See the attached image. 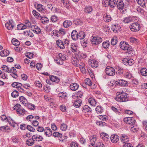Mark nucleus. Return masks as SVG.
Here are the masks:
<instances>
[{
	"mask_svg": "<svg viewBox=\"0 0 147 147\" xmlns=\"http://www.w3.org/2000/svg\"><path fill=\"white\" fill-rule=\"evenodd\" d=\"M117 96L115 98L117 101L120 102L127 101L128 100L127 94L123 91L121 92H117Z\"/></svg>",
	"mask_w": 147,
	"mask_h": 147,
	"instance_id": "nucleus-1",
	"label": "nucleus"
},
{
	"mask_svg": "<svg viewBox=\"0 0 147 147\" xmlns=\"http://www.w3.org/2000/svg\"><path fill=\"white\" fill-rule=\"evenodd\" d=\"M66 58L65 55L60 53L57 56V58L55 59V60L57 64L61 65L63 64V61L66 59Z\"/></svg>",
	"mask_w": 147,
	"mask_h": 147,
	"instance_id": "nucleus-2",
	"label": "nucleus"
},
{
	"mask_svg": "<svg viewBox=\"0 0 147 147\" xmlns=\"http://www.w3.org/2000/svg\"><path fill=\"white\" fill-rule=\"evenodd\" d=\"M129 28L131 31L134 32L138 31L140 28V24L137 22L131 24L129 26Z\"/></svg>",
	"mask_w": 147,
	"mask_h": 147,
	"instance_id": "nucleus-3",
	"label": "nucleus"
},
{
	"mask_svg": "<svg viewBox=\"0 0 147 147\" xmlns=\"http://www.w3.org/2000/svg\"><path fill=\"white\" fill-rule=\"evenodd\" d=\"M123 63L125 65H126L131 66L134 63V61L132 59L126 58L123 59Z\"/></svg>",
	"mask_w": 147,
	"mask_h": 147,
	"instance_id": "nucleus-4",
	"label": "nucleus"
},
{
	"mask_svg": "<svg viewBox=\"0 0 147 147\" xmlns=\"http://www.w3.org/2000/svg\"><path fill=\"white\" fill-rule=\"evenodd\" d=\"M106 73L107 74L110 76H113L115 74V69L112 67L108 66L106 69Z\"/></svg>",
	"mask_w": 147,
	"mask_h": 147,
	"instance_id": "nucleus-5",
	"label": "nucleus"
},
{
	"mask_svg": "<svg viewBox=\"0 0 147 147\" xmlns=\"http://www.w3.org/2000/svg\"><path fill=\"white\" fill-rule=\"evenodd\" d=\"M91 41L92 45H98L102 42V39L101 37L99 36L94 37Z\"/></svg>",
	"mask_w": 147,
	"mask_h": 147,
	"instance_id": "nucleus-6",
	"label": "nucleus"
},
{
	"mask_svg": "<svg viewBox=\"0 0 147 147\" xmlns=\"http://www.w3.org/2000/svg\"><path fill=\"white\" fill-rule=\"evenodd\" d=\"M124 121L126 123L131 125H133L135 123L136 121L133 117H126L124 119Z\"/></svg>",
	"mask_w": 147,
	"mask_h": 147,
	"instance_id": "nucleus-7",
	"label": "nucleus"
},
{
	"mask_svg": "<svg viewBox=\"0 0 147 147\" xmlns=\"http://www.w3.org/2000/svg\"><path fill=\"white\" fill-rule=\"evenodd\" d=\"M115 83L117 85L123 86H126L128 85L127 82L123 80H118L115 82Z\"/></svg>",
	"mask_w": 147,
	"mask_h": 147,
	"instance_id": "nucleus-8",
	"label": "nucleus"
},
{
	"mask_svg": "<svg viewBox=\"0 0 147 147\" xmlns=\"http://www.w3.org/2000/svg\"><path fill=\"white\" fill-rule=\"evenodd\" d=\"M116 2L115 0H107L104 1V3L109 5L111 7H114L116 5Z\"/></svg>",
	"mask_w": 147,
	"mask_h": 147,
	"instance_id": "nucleus-9",
	"label": "nucleus"
},
{
	"mask_svg": "<svg viewBox=\"0 0 147 147\" xmlns=\"http://www.w3.org/2000/svg\"><path fill=\"white\" fill-rule=\"evenodd\" d=\"M129 45L128 44L124 42H121L120 43V47L122 50H128L129 48Z\"/></svg>",
	"mask_w": 147,
	"mask_h": 147,
	"instance_id": "nucleus-10",
	"label": "nucleus"
},
{
	"mask_svg": "<svg viewBox=\"0 0 147 147\" xmlns=\"http://www.w3.org/2000/svg\"><path fill=\"white\" fill-rule=\"evenodd\" d=\"M71 50L73 52H76V53H79V47L76 44L72 43L71 45Z\"/></svg>",
	"mask_w": 147,
	"mask_h": 147,
	"instance_id": "nucleus-11",
	"label": "nucleus"
},
{
	"mask_svg": "<svg viewBox=\"0 0 147 147\" xmlns=\"http://www.w3.org/2000/svg\"><path fill=\"white\" fill-rule=\"evenodd\" d=\"M119 140V136L116 134H113L111 136V142L114 143L117 142Z\"/></svg>",
	"mask_w": 147,
	"mask_h": 147,
	"instance_id": "nucleus-12",
	"label": "nucleus"
},
{
	"mask_svg": "<svg viewBox=\"0 0 147 147\" xmlns=\"http://www.w3.org/2000/svg\"><path fill=\"white\" fill-rule=\"evenodd\" d=\"M45 134L47 137H49L52 134L51 129L49 127H47L44 129Z\"/></svg>",
	"mask_w": 147,
	"mask_h": 147,
	"instance_id": "nucleus-13",
	"label": "nucleus"
},
{
	"mask_svg": "<svg viewBox=\"0 0 147 147\" xmlns=\"http://www.w3.org/2000/svg\"><path fill=\"white\" fill-rule=\"evenodd\" d=\"M79 86L77 83H72L70 85L69 88L72 91H75L77 90L79 88Z\"/></svg>",
	"mask_w": 147,
	"mask_h": 147,
	"instance_id": "nucleus-14",
	"label": "nucleus"
},
{
	"mask_svg": "<svg viewBox=\"0 0 147 147\" xmlns=\"http://www.w3.org/2000/svg\"><path fill=\"white\" fill-rule=\"evenodd\" d=\"M111 29L115 32H117L120 30L121 27L119 25L117 24H115L112 25L111 27Z\"/></svg>",
	"mask_w": 147,
	"mask_h": 147,
	"instance_id": "nucleus-15",
	"label": "nucleus"
},
{
	"mask_svg": "<svg viewBox=\"0 0 147 147\" xmlns=\"http://www.w3.org/2000/svg\"><path fill=\"white\" fill-rule=\"evenodd\" d=\"M5 26L6 28L9 30H11L14 27L13 23L12 21H10L6 23Z\"/></svg>",
	"mask_w": 147,
	"mask_h": 147,
	"instance_id": "nucleus-16",
	"label": "nucleus"
},
{
	"mask_svg": "<svg viewBox=\"0 0 147 147\" xmlns=\"http://www.w3.org/2000/svg\"><path fill=\"white\" fill-rule=\"evenodd\" d=\"M32 30L35 33L37 34H40L41 33V30L37 26H32L31 27Z\"/></svg>",
	"mask_w": 147,
	"mask_h": 147,
	"instance_id": "nucleus-17",
	"label": "nucleus"
},
{
	"mask_svg": "<svg viewBox=\"0 0 147 147\" xmlns=\"http://www.w3.org/2000/svg\"><path fill=\"white\" fill-rule=\"evenodd\" d=\"M118 8L120 9H122L124 7V4L122 0H117L116 2Z\"/></svg>",
	"mask_w": 147,
	"mask_h": 147,
	"instance_id": "nucleus-18",
	"label": "nucleus"
},
{
	"mask_svg": "<svg viewBox=\"0 0 147 147\" xmlns=\"http://www.w3.org/2000/svg\"><path fill=\"white\" fill-rule=\"evenodd\" d=\"M96 135H92L89 137L90 144L93 146L95 144V142L96 140Z\"/></svg>",
	"mask_w": 147,
	"mask_h": 147,
	"instance_id": "nucleus-19",
	"label": "nucleus"
},
{
	"mask_svg": "<svg viewBox=\"0 0 147 147\" xmlns=\"http://www.w3.org/2000/svg\"><path fill=\"white\" fill-rule=\"evenodd\" d=\"M71 37L72 39L76 40L78 38V34L77 32L75 30H73L71 32Z\"/></svg>",
	"mask_w": 147,
	"mask_h": 147,
	"instance_id": "nucleus-20",
	"label": "nucleus"
},
{
	"mask_svg": "<svg viewBox=\"0 0 147 147\" xmlns=\"http://www.w3.org/2000/svg\"><path fill=\"white\" fill-rule=\"evenodd\" d=\"M56 43L58 47L62 49H64L65 47L63 41L60 40H58L56 41Z\"/></svg>",
	"mask_w": 147,
	"mask_h": 147,
	"instance_id": "nucleus-21",
	"label": "nucleus"
},
{
	"mask_svg": "<svg viewBox=\"0 0 147 147\" xmlns=\"http://www.w3.org/2000/svg\"><path fill=\"white\" fill-rule=\"evenodd\" d=\"M73 105L76 108L79 107L82 103V100L81 99H77L75 101H74L73 102Z\"/></svg>",
	"mask_w": 147,
	"mask_h": 147,
	"instance_id": "nucleus-22",
	"label": "nucleus"
},
{
	"mask_svg": "<svg viewBox=\"0 0 147 147\" xmlns=\"http://www.w3.org/2000/svg\"><path fill=\"white\" fill-rule=\"evenodd\" d=\"M72 24V22L71 21L66 20L63 22V25L65 28H67L71 25Z\"/></svg>",
	"mask_w": 147,
	"mask_h": 147,
	"instance_id": "nucleus-23",
	"label": "nucleus"
},
{
	"mask_svg": "<svg viewBox=\"0 0 147 147\" xmlns=\"http://www.w3.org/2000/svg\"><path fill=\"white\" fill-rule=\"evenodd\" d=\"M89 63L90 64L91 67L93 68H95L97 67L98 66V62L95 60H92L91 61H90Z\"/></svg>",
	"mask_w": 147,
	"mask_h": 147,
	"instance_id": "nucleus-24",
	"label": "nucleus"
},
{
	"mask_svg": "<svg viewBox=\"0 0 147 147\" xmlns=\"http://www.w3.org/2000/svg\"><path fill=\"white\" fill-rule=\"evenodd\" d=\"M82 111L85 113L91 112L92 110L90 107L88 105H85L83 107Z\"/></svg>",
	"mask_w": 147,
	"mask_h": 147,
	"instance_id": "nucleus-25",
	"label": "nucleus"
},
{
	"mask_svg": "<svg viewBox=\"0 0 147 147\" xmlns=\"http://www.w3.org/2000/svg\"><path fill=\"white\" fill-rule=\"evenodd\" d=\"M19 100L21 103L24 105H26L28 103L27 99L24 96H21L20 97Z\"/></svg>",
	"mask_w": 147,
	"mask_h": 147,
	"instance_id": "nucleus-26",
	"label": "nucleus"
},
{
	"mask_svg": "<svg viewBox=\"0 0 147 147\" xmlns=\"http://www.w3.org/2000/svg\"><path fill=\"white\" fill-rule=\"evenodd\" d=\"M123 21L125 23H129L133 21V19L130 17L125 18L123 20Z\"/></svg>",
	"mask_w": 147,
	"mask_h": 147,
	"instance_id": "nucleus-27",
	"label": "nucleus"
},
{
	"mask_svg": "<svg viewBox=\"0 0 147 147\" xmlns=\"http://www.w3.org/2000/svg\"><path fill=\"white\" fill-rule=\"evenodd\" d=\"M40 18L39 20H41L43 24H46L47 23H48L49 21V20L48 18L44 16H42Z\"/></svg>",
	"mask_w": 147,
	"mask_h": 147,
	"instance_id": "nucleus-28",
	"label": "nucleus"
},
{
	"mask_svg": "<svg viewBox=\"0 0 147 147\" xmlns=\"http://www.w3.org/2000/svg\"><path fill=\"white\" fill-rule=\"evenodd\" d=\"M140 72L142 76H147V69L146 68L143 67L141 68L140 70Z\"/></svg>",
	"mask_w": 147,
	"mask_h": 147,
	"instance_id": "nucleus-29",
	"label": "nucleus"
},
{
	"mask_svg": "<svg viewBox=\"0 0 147 147\" xmlns=\"http://www.w3.org/2000/svg\"><path fill=\"white\" fill-rule=\"evenodd\" d=\"M32 139L37 141H40L42 140L43 138L41 136L36 134L33 136Z\"/></svg>",
	"mask_w": 147,
	"mask_h": 147,
	"instance_id": "nucleus-30",
	"label": "nucleus"
},
{
	"mask_svg": "<svg viewBox=\"0 0 147 147\" xmlns=\"http://www.w3.org/2000/svg\"><path fill=\"white\" fill-rule=\"evenodd\" d=\"M120 140L123 143H126L129 141L127 136L125 135H122V137H121Z\"/></svg>",
	"mask_w": 147,
	"mask_h": 147,
	"instance_id": "nucleus-31",
	"label": "nucleus"
},
{
	"mask_svg": "<svg viewBox=\"0 0 147 147\" xmlns=\"http://www.w3.org/2000/svg\"><path fill=\"white\" fill-rule=\"evenodd\" d=\"M100 137L103 140H107V139L109 138V136L107 134L105 133H102L100 134Z\"/></svg>",
	"mask_w": 147,
	"mask_h": 147,
	"instance_id": "nucleus-32",
	"label": "nucleus"
},
{
	"mask_svg": "<svg viewBox=\"0 0 147 147\" xmlns=\"http://www.w3.org/2000/svg\"><path fill=\"white\" fill-rule=\"evenodd\" d=\"M137 3L141 6L145 7L146 6V2L144 0H136Z\"/></svg>",
	"mask_w": 147,
	"mask_h": 147,
	"instance_id": "nucleus-33",
	"label": "nucleus"
},
{
	"mask_svg": "<svg viewBox=\"0 0 147 147\" xmlns=\"http://www.w3.org/2000/svg\"><path fill=\"white\" fill-rule=\"evenodd\" d=\"M9 54V51L7 50H5L1 51L0 53V55L2 57L7 56Z\"/></svg>",
	"mask_w": 147,
	"mask_h": 147,
	"instance_id": "nucleus-34",
	"label": "nucleus"
},
{
	"mask_svg": "<svg viewBox=\"0 0 147 147\" xmlns=\"http://www.w3.org/2000/svg\"><path fill=\"white\" fill-rule=\"evenodd\" d=\"M34 140L32 139V137L31 138L27 140L26 142V144L29 146H31L34 143Z\"/></svg>",
	"mask_w": 147,
	"mask_h": 147,
	"instance_id": "nucleus-35",
	"label": "nucleus"
},
{
	"mask_svg": "<svg viewBox=\"0 0 147 147\" xmlns=\"http://www.w3.org/2000/svg\"><path fill=\"white\" fill-rule=\"evenodd\" d=\"M92 7L90 6H86L85 7L84 10V11L88 13H90L92 11Z\"/></svg>",
	"mask_w": 147,
	"mask_h": 147,
	"instance_id": "nucleus-36",
	"label": "nucleus"
},
{
	"mask_svg": "<svg viewBox=\"0 0 147 147\" xmlns=\"http://www.w3.org/2000/svg\"><path fill=\"white\" fill-rule=\"evenodd\" d=\"M50 79L52 82H58L59 81V79L58 78L53 76H51L50 77Z\"/></svg>",
	"mask_w": 147,
	"mask_h": 147,
	"instance_id": "nucleus-37",
	"label": "nucleus"
},
{
	"mask_svg": "<svg viewBox=\"0 0 147 147\" xmlns=\"http://www.w3.org/2000/svg\"><path fill=\"white\" fill-rule=\"evenodd\" d=\"M32 13L36 18L39 20L40 18L42 16L39 13L35 10L32 11Z\"/></svg>",
	"mask_w": 147,
	"mask_h": 147,
	"instance_id": "nucleus-38",
	"label": "nucleus"
},
{
	"mask_svg": "<svg viewBox=\"0 0 147 147\" xmlns=\"http://www.w3.org/2000/svg\"><path fill=\"white\" fill-rule=\"evenodd\" d=\"M104 20L105 21L107 22H109L111 20V16L110 15H106L105 16H103Z\"/></svg>",
	"mask_w": 147,
	"mask_h": 147,
	"instance_id": "nucleus-39",
	"label": "nucleus"
},
{
	"mask_svg": "<svg viewBox=\"0 0 147 147\" xmlns=\"http://www.w3.org/2000/svg\"><path fill=\"white\" fill-rule=\"evenodd\" d=\"M86 36L85 33L82 32L79 33L78 34V38L80 40L83 39Z\"/></svg>",
	"mask_w": 147,
	"mask_h": 147,
	"instance_id": "nucleus-40",
	"label": "nucleus"
},
{
	"mask_svg": "<svg viewBox=\"0 0 147 147\" xmlns=\"http://www.w3.org/2000/svg\"><path fill=\"white\" fill-rule=\"evenodd\" d=\"M89 103L91 105L93 106H95L96 105V102L95 99L92 98H90L88 100Z\"/></svg>",
	"mask_w": 147,
	"mask_h": 147,
	"instance_id": "nucleus-41",
	"label": "nucleus"
},
{
	"mask_svg": "<svg viewBox=\"0 0 147 147\" xmlns=\"http://www.w3.org/2000/svg\"><path fill=\"white\" fill-rule=\"evenodd\" d=\"M26 112V111L23 109L20 108L17 110V113L20 115H23Z\"/></svg>",
	"mask_w": 147,
	"mask_h": 147,
	"instance_id": "nucleus-42",
	"label": "nucleus"
},
{
	"mask_svg": "<svg viewBox=\"0 0 147 147\" xmlns=\"http://www.w3.org/2000/svg\"><path fill=\"white\" fill-rule=\"evenodd\" d=\"M80 68L82 73L84 74L86 73V71L84 64H82L81 65L80 64Z\"/></svg>",
	"mask_w": 147,
	"mask_h": 147,
	"instance_id": "nucleus-43",
	"label": "nucleus"
},
{
	"mask_svg": "<svg viewBox=\"0 0 147 147\" xmlns=\"http://www.w3.org/2000/svg\"><path fill=\"white\" fill-rule=\"evenodd\" d=\"M12 44L16 46L19 45L20 44L19 41L16 38H13L12 40L11 41Z\"/></svg>",
	"mask_w": 147,
	"mask_h": 147,
	"instance_id": "nucleus-44",
	"label": "nucleus"
},
{
	"mask_svg": "<svg viewBox=\"0 0 147 147\" xmlns=\"http://www.w3.org/2000/svg\"><path fill=\"white\" fill-rule=\"evenodd\" d=\"M109 41H106L102 43V46L104 48L106 49L109 47Z\"/></svg>",
	"mask_w": 147,
	"mask_h": 147,
	"instance_id": "nucleus-45",
	"label": "nucleus"
},
{
	"mask_svg": "<svg viewBox=\"0 0 147 147\" xmlns=\"http://www.w3.org/2000/svg\"><path fill=\"white\" fill-rule=\"evenodd\" d=\"M67 125L64 123H62L60 126V129L62 131H65L67 129Z\"/></svg>",
	"mask_w": 147,
	"mask_h": 147,
	"instance_id": "nucleus-46",
	"label": "nucleus"
},
{
	"mask_svg": "<svg viewBox=\"0 0 147 147\" xmlns=\"http://www.w3.org/2000/svg\"><path fill=\"white\" fill-rule=\"evenodd\" d=\"M2 68L3 70L4 71L7 72L9 73H10V69L8 66H7L5 65H3L2 67Z\"/></svg>",
	"mask_w": 147,
	"mask_h": 147,
	"instance_id": "nucleus-47",
	"label": "nucleus"
},
{
	"mask_svg": "<svg viewBox=\"0 0 147 147\" xmlns=\"http://www.w3.org/2000/svg\"><path fill=\"white\" fill-rule=\"evenodd\" d=\"M50 20L52 22H55L58 20V18L55 15H53L51 16Z\"/></svg>",
	"mask_w": 147,
	"mask_h": 147,
	"instance_id": "nucleus-48",
	"label": "nucleus"
},
{
	"mask_svg": "<svg viewBox=\"0 0 147 147\" xmlns=\"http://www.w3.org/2000/svg\"><path fill=\"white\" fill-rule=\"evenodd\" d=\"M58 95L59 97H61L62 98H64L67 96V94L66 92H62L59 93Z\"/></svg>",
	"mask_w": 147,
	"mask_h": 147,
	"instance_id": "nucleus-49",
	"label": "nucleus"
},
{
	"mask_svg": "<svg viewBox=\"0 0 147 147\" xmlns=\"http://www.w3.org/2000/svg\"><path fill=\"white\" fill-rule=\"evenodd\" d=\"M96 111L97 113H100L103 111L102 107L101 106H97L96 108Z\"/></svg>",
	"mask_w": 147,
	"mask_h": 147,
	"instance_id": "nucleus-50",
	"label": "nucleus"
},
{
	"mask_svg": "<svg viewBox=\"0 0 147 147\" xmlns=\"http://www.w3.org/2000/svg\"><path fill=\"white\" fill-rule=\"evenodd\" d=\"M74 22L75 25H79L82 24V21L81 19H77L74 21Z\"/></svg>",
	"mask_w": 147,
	"mask_h": 147,
	"instance_id": "nucleus-51",
	"label": "nucleus"
},
{
	"mask_svg": "<svg viewBox=\"0 0 147 147\" xmlns=\"http://www.w3.org/2000/svg\"><path fill=\"white\" fill-rule=\"evenodd\" d=\"M117 38L114 36L111 40V44L113 45H115L117 44Z\"/></svg>",
	"mask_w": 147,
	"mask_h": 147,
	"instance_id": "nucleus-52",
	"label": "nucleus"
},
{
	"mask_svg": "<svg viewBox=\"0 0 147 147\" xmlns=\"http://www.w3.org/2000/svg\"><path fill=\"white\" fill-rule=\"evenodd\" d=\"M62 2L64 5L67 8H68L69 5V3L67 0H62Z\"/></svg>",
	"mask_w": 147,
	"mask_h": 147,
	"instance_id": "nucleus-53",
	"label": "nucleus"
},
{
	"mask_svg": "<svg viewBox=\"0 0 147 147\" xmlns=\"http://www.w3.org/2000/svg\"><path fill=\"white\" fill-rule=\"evenodd\" d=\"M26 105H27L28 109L31 110H34L35 109V106L34 105L31 103H28Z\"/></svg>",
	"mask_w": 147,
	"mask_h": 147,
	"instance_id": "nucleus-54",
	"label": "nucleus"
},
{
	"mask_svg": "<svg viewBox=\"0 0 147 147\" xmlns=\"http://www.w3.org/2000/svg\"><path fill=\"white\" fill-rule=\"evenodd\" d=\"M11 95L12 97L15 98L18 96L19 93L17 91L14 90L12 92Z\"/></svg>",
	"mask_w": 147,
	"mask_h": 147,
	"instance_id": "nucleus-55",
	"label": "nucleus"
},
{
	"mask_svg": "<svg viewBox=\"0 0 147 147\" xmlns=\"http://www.w3.org/2000/svg\"><path fill=\"white\" fill-rule=\"evenodd\" d=\"M36 9L39 11H41L43 10V6L42 5L40 4H38L37 5Z\"/></svg>",
	"mask_w": 147,
	"mask_h": 147,
	"instance_id": "nucleus-56",
	"label": "nucleus"
},
{
	"mask_svg": "<svg viewBox=\"0 0 147 147\" xmlns=\"http://www.w3.org/2000/svg\"><path fill=\"white\" fill-rule=\"evenodd\" d=\"M85 84L88 86H91L92 84V82L90 79L86 78L85 80Z\"/></svg>",
	"mask_w": 147,
	"mask_h": 147,
	"instance_id": "nucleus-57",
	"label": "nucleus"
},
{
	"mask_svg": "<svg viewBox=\"0 0 147 147\" xmlns=\"http://www.w3.org/2000/svg\"><path fill=\"white\" fill-rule=\"evenodd\" d=\"M111 109L113 111L115 112L118 115H119L121 113L117 109V108L114 107V106H112L111 107Z\"/></svg>",
	"mask_w": 147,
	"mask_h": 147,
	"instance_id": "nucleus-58",
	"label": "nucleus"
},
{
	"mask_svg": "<svg viewBox=\"0 0 147 147\" xmlns=\"http://www.w3.org/2000/svg\"><path fill=\"white\" fill-rule=\"evenodd\" d=\"M136 10L137 11L140 13L143 14L144 13V10L140 7H138L137 8Z\"/></svg>",
	"mask_w": 147,
	"mask_h": 147,
	"instance_id": "nucleus-59",
	"label": "nucleus"
},
{
	"mask_svg": "<svg viewBox=\"0 0 147 147\" xmlns=\"http://www.w3.org/2000/svg\"><path fill=\"white\" fill-rule=\"evenodd\" d=\"M12 142L15 143H18L20 141V139L18 138L14 137L12 138Z\"/></svg>",
	"mask_w": 147,
	"mask_h": 147,
	"instance_id": "nucleus-60",
	"label": "nucleus"
},
{
	"mask_svg": "<svg viewBox=\"0 0 147 147\" xmlns=\"http://www.w3.org/2000/svg\"><path fill=\"white\" fill-rule=\"evenodd\" d=\"M53 135L55 137H62V134L58 132H54L53 133Z\"/></svg>",
	"mask_w": 147,
	"mask_h": 147,
	"instance_id": "nucleus-61",
	"label": "nucleus"
},
{
	"mask_svg": "<svg viewBox=\"0 0 147 147\" xmlns=\"http://www.w3.org/2000/svg\"><path fill=\"white\" fill-rule=\"evenodd\" d=\"M95 147H105L103 144L101 142H98L95 145Z\"/></svg>",
	"mask_w": 147,
	"mask_h": 147,
	"instance_id": "nucleus-62",
	"label": "nucleus"
},
{
	"mask_svg": "<svg viewBox=\"0 0 147 147\" xmlns=\"http://www.w3.org/2000/svg\"><path fill=\"white\" fill-rule=\"evenodd\" d=\"M27 129L28 130L32 132H34L35 131V129L31 126L29 125L27 126Z\"/></svg>",
	"mask_w": 147,
	"mask_h": 147,
	"instance_id": "nucleus-63",
	"label": "nucleus"
},
{
	"mask_svg": "<svg viewBox=\"0 0 147 147\" xmlns=\"http://www.w3.org/2000/svg\"><path fill=\"white\" fill-rule=\"evenodd\" d=\"M44 98L46 101H49L51 102H52L53 99H52L51 98L48 96H45Z\"/></svg>",
	"mask_w": 147,
	"mask_h": 147,
	"instance_id": "nucleus-64",
	"label": "nucleus"
}]
</instances>
